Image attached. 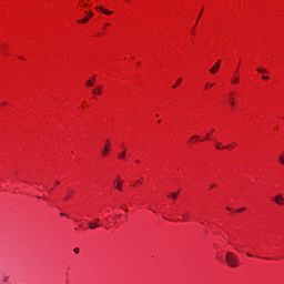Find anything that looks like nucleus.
I'll return each instance as SVG.
<instances>
[{
  "label": "nucleus",
  "mask_w": 284,
  "mask_h": 284,
  "mask_svg": "<svg viewBox=\"0 0 284 284\" xmlns=\"http://www.w3.org/2000/svg\"><path fill=\"white\" fill-rule=\"evenodd\" d=\"M135 163H140L139 160H136Z\"/></svg>",
  "instance_id": "e433bc0d"
},
{
  "label": "nucleus",
  "mask_w": 284,
  "mask_h": 284,
  "mask_svg": "<svg viewBox=\"0 0 284 284\" xmlns=\"http://www.w3.org/2000/svg\"><path fill=\"white\" fill-rule=\"evenodd\" d=\"M210 139V133L206 134V138L204 139V141H207Z\"/></svg>",
  "instance_id": "4be33fe9"
},
{
  "label": "nucleus",
  "mask_w": 284,
  "mask_h": 284,
  "mask_svg": "<svg viewBox=\"0 0 284 284\" xmlns=\"http://www.w3.org/2000/svg\"><path fill=\"white\" fill-rule=\"evenodd\" d=\"M93 16V13H90V17H92Z\"/></svg>",
  "instance_id": "4c0bfd02"
},
{
  "label": "nucleus",
  "mask_w": 284,
  "mask_h": 284,
  "mask_svg": "<svg viewBox=\"0 0 284 284\" xmlns=\"http://www.w3.org/2000/svg\"><path fill=\"white\" fill-rule=\"evenodd\" d=\"M201 14H203V11H201V12H200V16H199V18H197V19H201Z\"/></svg>",
  "instance_id": "a878e982"
},
{
  "label": "nucleus",
  "mask_w": 284,
  "mask_h": 284,
  "mask_svg": "<svg viewBox=\"0 0 284 284\" xmlns=\"http://www.w3.org/2000/svg\"><path fill=\"white\" fill-rule=\"evenodd\" d=\"M181 81H183V79H182V78H180V79L178 80L176 84H175V85H173V88H176V87L179 85V83H181Z\"/></svg>",
  "instance_id": "6ab92c4d"
},
{
  "label": "nucleus",
  "mask_w": 284,
  "mask_h": 284,
  "mask_svg": "<svg viewBox=\"0 0 284 284\" xmlns=\"http://www.w3.org/2000/svg\"><path fill=\"white\" fill-rule=\"evenodd\" d=\"M214 145H215V150H231L232 149L231 145L223 146V144L219 141H215Z\"/></svg>",
  "instance_id": "7ed1b4c3"
},
{
  "label": "nucleus",
  "mask_w": 284,
  "mask_h": 284,
  "mask_svg": "<svg viewBox=\"0 0 284 284\" xmlns=\"http://www.w3.org/2000/svg\"><path fill=\"white\" fill-rule=\"evenodd\" d=\"M245 207H243V209H239L236 212H245Z\"/></svg>",
  "instance_id": "412c9836"
},
{
  "label": "nucleus",
  "mask_w": 284,
  "mask_h": 284,
  "mask_svg": "<svg viewBox=\"0 0 284 284\" xmlns=\"http://www.w3.org/2000/svg\"><path fill=\"white\" fill-rule=\"evenodd\" d=\"M226 210H227L229 212H232V209H230V207H227Z\"/></svg>",
  "instance_id": "72a5a7b5"
},
{
  "label": "nucleus",
  "mask_w": 284,
  "mask_h": 284,
  "mask_svg": "<svg viewBox=\"0 0 284 284\" xmlns=\"http://www.w3.org/2000/svg\"><path fill=\"white\" fill-rule=\"evenodd\" d=\"M236 70V72H239V69H235Z\"/></svg>",
  "instance_id": "79ce46f5"
},
{
  "label": "nucleus",
  "mask_w": 284,
  "mask_h": 284,
  "mask_svg": "<svg viewBox=\"0 0 284 284\" xmlns=\"http://www.w3.org/2000/svg\"><path fill=\"white\" fill-rule=\"evenodd\" d=\"M55 185H61V182H55Z\"/></svg>",
  "instance_id": "cd10ccee"
},
{
  "label": "nucleus",
  "mask_w": 284,
  "mask_h": 284,
  "mask_svg": "<svg viewBox=\"0 0 284 284\" xmlns=\"http://www.w3.org/2000/svg\"><path fill=\"white\" fill-rule=\"evenodd\" d=\"M105 26H110V23H106Z\"/></svg>",
  "instance_id": "58836bf2"
},
{
  "label": "nucleus",
  "mask_w": 284,
  "mask_h": 284,
  "mask_svg": "<svg viewBox=\"0 0 284 284\" xmlns=\"http://www.w3.org/2000/svg\"><path fill=\"white\" fill-rule=\"evenodd\" d=\"M171 196H172V200H173V201H176V199H178V196H179V193H172Z\"/></svg>",
  "instance_id": "2eb2a0df"
},
{
  "label": "nucleus",
  "mask_w": 284,
  "mask_h": 284,
  "mask_svg": "<svg viewBox=\"0 0 284 284\" xmlns=\"http://www.w3.org/2000/svg\"><path fill=\"white\" fill-rule=\"evenodd\" d=\"M115 190H119V192L123 190V181L121 180L116 181Z\"/></svg>",
  "instance_id": "6e6552de"
},
{
  "label": "nucleus",
  "mask_w": 284,
  "mask_h": 284,
  "mask_svg": "<svg viewBox=\"0 0 284 284\" xmlns=\"http://www.w3.org/2000/svg\"><path fill=\"white\" fill-rule=\"evenodd\" d=\"M195 26H199V18H197V20H196V22H195Z\"/></svg>",
  "instance_id": "bb28decb"
},
{
  "label": "nucleus",
  "mask_w": 284,
  "mask_h": 284,
  "mask_svg": "<svg viewBox=\"0 0 284 284\" xmlns=\"http://www.w3.org/2000/svg\"><path fill=\"white\" fill-rule=\"evenodd\" d=\"M246 256H250V257H252V254H250V253H246Z\"/></svg>",
  "instance_id": "c756f323"
},
{
  "label": "nucleus",
  "mask_w": 284,
  "mask_h": 284,
  "mask_svg": "<svg viewBox=\"0 0 284 284\" xmlns=\"http://www.w3.org/2000/svg\"><path fill=\"white\" fill-rule=\"evenodd\" d=\"M214 187H216V184H212V185H211V190L214 189Z\"/></svg>",
  "instance_id": "b1692460"
},
{
  "label": "nucleus",
  "mask_w": 284,
  "mask_h": 284,
  "mask_svg": "<svg viewBox=\"0 0 284 284\" xmlns=\"http://www.w3.org/2000/svg\"><path fill=\"white\" fill-rule=\"evenodd\" d=\"M236 70V72H239V69H235Z\"/></svg>",
  "instance_id": "ea45409f"
},
{
  "label": "nucleus",
  "mask_w": 284,
  "mask_h": 284,
  "mask_svg": "<svg viewBox=\"0 0 284 284\" xmlns=\"http://www.w3.org/2000/svg\"><path fill=\"white\" fill-rule=\"evenodd\" d=\"M274 203H276V205H284V199H283V195H276L275 197H274Z\"/></svg>",
  "instance_id": "39448f33"
},
{
  "label": "nucleus",
  "mask_w": 284,
  "mask_h": 284,
  "mask_svg": "<svg viewBox=\"0 0 284 284\" xmlns=\"http://www.w3.org/2000/svg\"><path fill=\"white\" fill-rule=\"evenodd\" d=\"M182 221H184V222L190 221V212H185L182 214Z\"/></svg>",
  "instance_id": "9b49d317"
},
{
  "label": "nucleus",
  "mask_w": 284,
  "mask_h": 284,
  "mask_svg": "<svg viewBox=\"0 0 284 284\" xmlns=\"http://www.w3.org/2000/svg\"><path fill=\"white\" fill-rule=\"evenodd\" d=\"M94 81H97V75H93L91 80L87 81V87L92 88L94 85Z\"/></svg>",
  "instance_id": "0eeeda50"
},
{
  "label": "nucleus",
  "mask_w": 284,
  "mask_h": 284,
  "mask_svg": "<svg viewBox=\"0 0 284 284\" xmlns=\"http://www.w3.org/2000/svg\"><path fill=\"white\" fill-rule=\"evenodd\" d=\"M101 90H103L102 85L97 87V89L92 90V94H101Z\"/></svg>",
  "instance_id": "9d476101"
},
{
  "label": "nucleus",
  "mask_w": 284,
  "mask_h": 284,
  "mask_svg": "<svg viewBox=\"0 0 284 284\" xmlns=\"http://www.w3.org/2000/svg\"><path fill=\"white\" fill-rule=\"evenodd\" d=\"M110 152V140H106V144L104 145V149L102 151V156H108Z\"/></svg>",
  "instance_id": "423d86ee"
},
{
  "label": "nucleus",
  "mask_w": 284,
  "mask_h": 284,
  "mask_svg": "<svg viewBox=\"0 0 284 284\" xmlns=\"http://www.w3.org/2000/svg\"><path fill=\"white\" fill-rule=\"evenodd\" d=\"M191 139H200V136L199 135H194Z\"/></svg>",
  "instance_id": "5701e85b"
},
{
  "label": "nucleus",
  "mask_w": 284,
  "mask_h": 284,
  "mask_svg": "<svg viewBox=\"0 0 284 284\" xmlns=\"http://www.w3.org/2000/svg\"><path fill=\"white\" fill-rule=\"evenodd\" d=\"M2 105H8V102H3Z\"/></svg>",
  "instance_id": "2f4dec72"
},
{
  "label": "nucleus",
  "mask_w": 284,
  "mask_h": 284,
  "mask_svg": "<svg viewBox=\"0 0 284 284\" xmlns=\"http://www.w3.org/2000/svg\"><path fill=\"white\" fill-rule=\"evenodd\" d=\"M3 283H8V278H4V280H3Z\"/></svg>",
  "instance_id": "7c9ffc66"
},
{
  "label": "nucleus",
  "mask_w": 284,
  "mask_h": 284,
  "mask_svg": "<svg viewBox=\"0 0 284 284\" xmlns=\"http://www.w3.org/2000/svg\"><path fill=\"white\" fill-rule=\"evenodd\" d=\"M240 79L239 77L232 79V83H239Z\"/></svg>",
  "instance_id": "f3484780"
},
{
  "label": "nucleus",
  "mask_w": 284,
  "mask_h": 284,
  "mask_svg": "<svg viewBox=\"0 0 284 284\" xmlns=\"http://www.w3.org/2000/svg\"><path fill=\"white\" fill-rule=\"evenodd\" d=\"M225 261L230 267H239V256H236V254L233 252H226Z\"/></svg>",
  "instance_id": "f257e3e1"
},
{
  "label": "nucleus",
  "mask_w": 284,
  "mask_h": 284,
  "mask_svg": "<svg viewBox=\"0 0 284 284\" xmlns=\"http://www.w3.org/2000/svg\"><path fill=\"white\" fill-rule=\"evenodd\" d=\"M60 216H65V214H64V213H61Z\"/></svg>",
  "instance_id": "f704fd0d"
},
{
  "label": "nucleus",
  "mask_w": 284,
  "mask_h": 284,
  "mask_svg": "<svg viewBox=\"0 0 284 284\" xmlns=\"http://www.w3.org/2000/svg\"><path fill=\"white\" fill-rule=\"evenodd\" d=\"M136 184H138V185H141V181H136Z\"/></svg>",
  "instance_id": "c85d7f7f"
},
{
  "label": "nucleus",
  "mask_w": 284,
  "mask_h": 284,
  "mask_svg": "<svg viewBox=\"0 0 284 284\" xmlns=\"http://www.w3.org/2000/svg\"><path fill=\"white\" fill-rule=\"evenodd\" d=\"M257 72H258V74H268L270 73V71H267L265 68H263V67H260V68H257Z\"/></svg>",
  "instance_id": "1a4fd4ad"
},
{
  "label": "nucleus",
  "mask_w": 284,
  "mask_h": 284,
  "mask_svg": "<svg viewBox=\"0 0 284 284\" xmlns=\"http://www.w3.org/2000/svg\"><path fill=\"white\" fill-rule=\"evenodd\" d=\"M73 252H74L75 254H79V252H80L79 247H75V248L73 250Z\"/></svg>",
  "instance_id": "aec40b11"
},
{
  "label": "nucleus",
  "mask_w": 284,
  "mask_h": 284,
  "mask_svg": "<svg viewBox=\"0 0 284 284\" xmlns=\"http://www.w3.org/2000/svg\"><path fill=\"white\" fill-rule=\"evenodd\" d=\"M231 105H234V101H231Z\"/></svg>",
  "instance_id": "c9c22d12"
},
{
  "label": "nucleus",
  "mask_w": 284,
  "mask_h": 284,
  "mask_svg": "<svg viewBox=\"0 0 284 284\" xmlns=\"http://www.w3.org/2000/svg\"><path fill=\"white\" fill-rule=\"evenodd\" d=\"M88 21H90V17H87L82 20H78V23H88Z\"/></svg>",
  "instance_id": "ddd939ff"
},
{
  "label": "nucleus",
  "mask_w": 284,
  "mask_h": 284,
  "mask_svg": "<svg viewBox=\"0 0 284 284\" xmlns=\"http://www.w3.org/2000/svg\"><path fill=\"white\" fill-rule=\"evenodd\" d=\"M236 144H232V145H230L231 146V150H232V148H234Z\"/></svg>",
  "instance_id": "473e14b6"
},
{
  "label": "nucleus",
  "mask_w": 284,
  "mask_h": 284,
  "mask_svg": "<svg viewBox=\"0 0 284 284\" xmlns=\"http://www.w3.org/2000/svg\"><path fill=\"white\" fill-rule=\"evenodd\" d=\"M221 68V60H217L213 68L210 69L211 74H216Z\"/></svg>",
  "instance_id": "20e7f679"
},
{
  "label": "nucleus",
  "mask_w": 284,
  "mask_h": 284,
  "mask_svg": "<svg viewBox=\"0 0 284 284\" xmlns=\"http://www.w3.org/2000/svg\"><path fill=\"white\" fill-rule=\"evenodd\" d=\"M236 70V72H239V69H235Z\"/></svg>",
  "instance_id": "a19ab883"
},
{
  "label": "nucleus",
  "mask_w": 284,
  "mask_h": 284,
  "mask_svg": "<svg viewBox=\"0 0 284 284\" xmlns=\"http://www.w3.org/2000/svg\"><path fill=\"white\" fill-rule=\"evenodd\" d=\"M101 12L104 14H112V11H108V9H104L103 7H100Z\"/></svg>",
  "instance_id": "f8f14e48"
},
{
  "label": "nucleus",
  "mask_w": 284,
  "mask_h": 284,
  "mask_svg": "<svg viewBox=\"0 0 284 284\" xmlns=\"http://www.w3.org/2000/svg\"><path fill=\"white\" fill-rule=\"evenodd\" d=\"M99 222H100L99 219H95L94 222H89L88 223L89 230H97V227H101V224Z\"/></svg>",
  "instance_id": "f03ea898"
},
{
  "label": "nucleus",
  "mask_w": 284,
  "mask_h": 284,
  "mask_svg": "<svg viewBox=\"0 0 284 284\" xmlns=\"http://www.w3.org/2000/svg\"><path fill=\"white\" fill-rule=\"evenodd\" d=\"M118 159H120V160L125 159V151H123L122 153L118 154Z\"/></svg>",
  "instance_id": "4468645a"
},
{
  "label": "nucleus",
  "mask_w": 284,
  "mask_h": 284,
  "mask_svg": "<svg viewBox=\"0 0 284 284\" xmlns=\"http://www.w3.org/2000/svg\"><path fill=\"white\" fill-rule=\"evenodd\" d=\"M68 199H70V195H67V196L64 197V201H68Z\"/></svg>",
  "instance_id": "393cba45"
},
{
  "label": "nucleus",
  "mask_w": 284,
  "mask_h": 284,
  "mask_svg": "<svg viewBox=\"0 0 284 284\" xmlns=\"http://www.w3.org/2000/svg\"><path fill=\"white\" fill-rule=\"evenodd\" d=\"M262 79H263L264 81H270V77H268V75H263Z\"/></svg>",
  "instance_id": "a211bd4d"
},
{
  "label": "nucleus",
  "mask_w": 284,
  "mask_h": 284,
  "mask_svg": "<svg viewBox=\"0 0 284 284\" xmlns=\"http://www.w3.org/2000/svg\"><path fill=\"white\" fill-rule=\"evenodd\" d=\"M278 161H280V163H282V165H284V156L283 155H280Z\"/></svg>",
  "instance_id": "dca6fc26"
}]
</instances>
